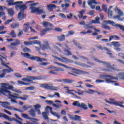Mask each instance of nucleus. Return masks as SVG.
I'll return each instance as SVG.
<instances>
[{
  "label": "nucleus",
  "instance_id": "obj_1",
  "mask_svg": "<svg viewBox=\"0 0 124 124\" xmlns=\"http://www.w3.org/2000/svg\"><path fill=\"white\" fill-rule=\"evenodd\" d=\"M21 55L23 56L24 58H26V59H28L31 61H36L37 62H48V60L46 59L41 58L37 56H31V55L29 53H23V52H21Z\"/></svg>",
  "mask_w": 124,
  "mask_h": 124
},
{
  "label": "nucleus",
  "instance_id": "obj_2",
  "mask_svg": "<svg viewBox=\"0 0 124 124\" xmlns=\"http://www.w3.org/2000/svg\"><path fill=\"white\" fill-rule=\"evenodd\" d=\"M0 93L3 94V95H6V94H8V96H10L11 98H15V99H20V98L19 97H21L19 96L20 95L19 94L14 93V94H12L11 92L9 91L8 89L3 88V87H2L1 90H0Z\"/></svg>",
  "mask_w": 124,
  "mask_h": 124
},
{
  "label": "nucleus",
  "instance_id": "obj_3",
  "mask_svg": "<svg viewBox=\"0 0 124 124\" xmlns=\"http://www.w3.org/2000/svg\"><path fill=\"white\" fill-rule=\"evenodd\" d=\"M37 4L36 3H31L29 5L30 9L31 10V13H37L38 15H40L41 14H45V11H44L43 9H40L39 8H35L34 6L37 5Z\"/></svg>",
  "mask_w": 124,
  "mask_h": 124
},
{
  "label": "nucleus",
  "instance_id": "obj_4",
  "mask_svg": "<svg viewBox=\"0 0 124 124\" xmlns=\"http://www.w3.org/2000/svg\"><path fill=\"white\" fill-rule=\"evenodd\" d=\"M114 11L115 12H117L118 15L114 16H113L114 19H117L120 22L124 21V17L121 18V17H123L124 15V12L122 11V10L117 7L115 8Z\"/></svg>",
  "mask_w": 124,
  "mask_h": 124
},
{
  "label": "nucleus",
  "instance_id": "obj_5",
  "mask_svg": "<svg viewBox=\"0 0 124 124\" xmlns=\"http://www.w3.org/2000/svg\"><path fill=\"white\" fill-rule=\"evenodd\" d=\"M48 69V73L52 74L53 75H58L59 71H64V70L62 68H59L55 66H51L47 68Z\"/></svg>",
  "mask_w": 124,
  "mask_h": 124
},
{
  "label": "nucleus",
  "instance_id": "obj_6",
  "mask_svg": "<svg viewBox=\"0 0 124 124\" xmlns=\"http://www.w3.org/2000/svg\"><path fill=\"white\" fill-rule=\"evenodd\" d=\"M0 118H3V119H5V120H7L9 121V122H16V123H17V124H23V123L22 122L16 120L15 117L10 118V117L8 116L6 114L4 113H1V112H0Z\"/></svg>",
  "mask_w": 124,
  "mask_h": 124
},
{
  "label": "nucleus",
  "instance_id": "obj_7",
  "mask_svg": "<svg viewBox=\"0 0 124 124\" xmlns=\"http://www.w3.org/2000/svg\"><path fill=\"white\" fill-rule=\"evenodd\" d=\"M52 57L53 58H54L55 60H58V61H59L60 62H65L66 63H71L74 62L73 60H71L66 57H63L62 56V55L60 56L61 58H60L57 56H54V55H52Z\"/></svg>",
  "mask_w": 124,
  "mask_h": 124
},
{
  "label": "nucleus",
  "instance_id": "obj_8",
  "mask_svg": "<svg viewBox=\"0 0 124 124\" xmlns=\"http://www.w3.org/2000/svg\"><path fill=\"white\" fill-rule=\"evenodd\" d=\"M110 101H109V104H112L113 105H115V106H119V107H121L122 108H124V106L122 104H124V102H120L119 101H115V99H109Z\"/></svg>",
  "mask_w": 124,
  "mask_h": 124
},
{
  "label": "nucleus",
  "instance_id": "obj_9",
  "mask_svg": "<svg viewBox=\"0 0 124 124\" xmlns=\"http://www.w3.org/2000/svg\"><path fill=\"white\" fill-rule=\"evenodd\" d=\"M73 105L74 106H77V107H79V108H81V109H83V110H88V106L85 103H79L78 101H75L73 103Z\"/></svg>",
  "mask_w": 124,
  "mask_h": 124
},
{
  "label": "nucleus",
  "instance_id": "obj_10",
  "mask_svg": "<svg viewBox=\"0 0 124 124\" xmlns=\"http://www.w3.org/2000/svg\"><path fill=\"white\" fill-rule=\"evenodd\" d=\"M14 43H12L9 46L11 49H13V50H18L17 48V46L18 45H20L21 44V41L19 39H15Z\"/></svg>",
  "mask_w": 124,
  "mask_h": 124
},
{
  "label": "nucleus",
  "instance_id": "obj_11",
  "mask_svg": "<svg viewBox=\"0 0 124 124\" xmlns=\"http://www.w3.org/2000/svg\"><path fill=\"white\" fill-rule=\"evenodd\" d=\"M6 2H7V5L8 6H12V5H16V4H21L24 2L23 1H16L14 2L13 0H6Z\"/></svg>",
  "mask_w": 124,
  "mask_h": 124
},
{
  "label": "nucleus",
  "instance_id": "obj_12",
  "mask_svg": "<svg viewBox=\"0 0 124 124\" xmlns=\"http://www.w3.org/2000/svg\"><path fill=\"white\" fill-rule=\"evenodd\" d=\"M44 44L46 45H41V49L43 51H45V50L49 49L51 50V47H50V45H49V43L48 42V41L45 40L44 42Z\"/></svg>",
  "mask_w": 124,
  "mask_h": 124
},
{
  "label": "nucleus",
  "instance_id": "obj_13",
  "mask_svg": "<svg viewBox=\"0 0 124 124\" xmlns=\"http://www.w3.org/2000/svg\"><path fill=\"white\" fill-rule=\"evenodd\" d=\"M67 91H68L66 92L67 93H70L71 94H72L73 95L75 96V97H77V98H78V99H80L81 97L78 96L77 95H75V94H74V93H71L70 92H74L75 93H78V95H83V92L80 93V92H78L77 91H75V90H70L69 89H68Z\"/></svg>",
  "mask_w": 124,
  "mask_h": 124
},
{
  "label": "nucleus",
  "instance_id": "obj_14",
  "mask_svg": "<svg viewBox=\"0 0 124 124\" xmlns=\"http://www.w3.org/2000/svg\"><path fill=\"white\" fill-rule=\"evenodd\" d=\"M109 24L114 27V28H120L121 31H123L124 28V26L121 24H117L116 23L112 20H109Z\"/></svg>",
  "mask_w": 124,
  "mask_h": 124
},
{
  "label": "nucleus",
  "instance_id": "obj_15",
  "mask_svg": "<svg viewBox=\"0 0 124 124\" xmlns=\"http://www.w3.org/2000/svg\"><path fill=\"white\" fill-rule=\"evenodd\" d=\"M2 88L6 89V90H10V91H13V92H15L17 93H22V91L16 89L14 90V86H13V85H10L9 87L2 86Z\"/></svg>",
  "mask_w": 124,
  "mask_h": 124
},
{
  "label": "nucleus",
  "instance_id": "obj_16",
  "mask_svg": "<svg viewBox=\"0 0 124 124\" xmlns=\"http://www.w3.org/2000/svg\"><path fill=\"white\" fill-rule=\"evenodd\" d=\"M87 3L92 9H94V8H95V5L93 4H97V2L96 0H88Z\"/></svg>",
  "mask_w": 124,
  "mask_h": 124
},
{
  "label": "nucleus",
  "instance_id": "obj_17",
  "mask_svg": "<svg viewBox=\"0 0 124 124\" xmlns=\"http://www.w3.org/2000/svg\"><path fill=\"white\" fill-rule=\"evenodd\" d=\"M42 86L43 88H44V89H46V90H50L51 91H56V89H57V87L51 86H50V84H42Z\"/></svg>",
  "mask_w": 124,
  "mask_h": 124
},
{
  "label": "nucleus",
  "instance_id": "obj_18",
  "mask_svg": "<svg viewBox=\"0 0 124 124\" xmlns=\"http://www.w3.org/2000/svg\"><path fill=\"white\" fill-rule=\"evenodd\" d=\"M17 18L19 21H21L26 18V15L24 14V10H22L18 13Z\"/></svg>",
  "mask_w": 124,
  "mask_h": 124
},
{
  "label": "nucleus",
  "instance_id": "obj_19",
  "mask_svg": "<svg viewBox=\"0 0 124 124\" xmlns=\"http://www.w3.org/2000/svg\"><path fill=\"white\" fill-rule=\"evenodd\" d=\"M62 53L63 54L64 56H71V55H72L71 51L65 48H63V51Z\"/></svg>",
  "mask_w": 124,
  "mask_h": 124
},
{
  "label": "nucleus",
  "instance_id": "obj_20",
  "mask_svg": "<svg viewBox=\"0 0 124 124\" xmlns=\"http://www.w3.org/2000/svg\"><path fill=\"white\" fill-rule=\"evenodd\" d=\"M70 69L71 70L73 71L74 73H75V74H78V75L82 74L84 72L83 71L76 68H70Z\"/></svg>",
  "mask_w": 124,
  "mask_h": 124
},
{
  "label": "nucleus",
  "instance_id": "obj_21",
  "mask_svg": "<svg viewBox=\"0 0 124 124\" xmlns=\"http://www.w3.org/2000/svg\"><path fill=\"white\" fill-rule=\"evenodd\" d=\"M40 108H41V106L40 104H37L34 106V109L36 112H37L38 115L41 114V112L40 111Z\"/></svg>",
  "mask_w": 124,
  "mask_h": 124
},
{
  "label": "nucleus",
  "instance_id": "obj_22",
  "mask_svg": "<svg viewBox=\"0 0 124 124\" xmlns=\"http://www.w3.org/2000/svg\"><path fill=\"white\" fill-rule=\"evenodd\" d=\"M109 77V75H100L99 77L100 79H105L107 83H109V78H107Z\"/></svg>",
  "mask_w": 124,
  "mask_h": 124
},
{
  "label": "nucleus",
  "instance_id": "obj_23",
  "mask_svg": "<svg viewBox=\"0 0 124 124\" xmlns=\"http://www.w3.org/2000/svg\"><path fill=\"white\" fill-rule=\"evenodd\" d=\"M7 68L8 69H4L2 70V72L5 73V74H6V73H10V72H13V71H14L13 69L11 68L9 66H8V67H7Z\"/></svg>",
  "mask_w": 124,
  "mask_h": 124
},
{
  "label": "nucleus",
  "instance_id": "obj_24",
  "mask_svg": "<svg viewBox=\"0 0 124 124\" xmlns=\"http://www.w3.org/2000/svg\"><path fill=\"white\" fill-rule=\"evenodd\" d=\"M52 28H46V29L43 30V31H41L40 32V35H41V36H43V35H45V34H46V32H47V31H52Z\"/></svg>",
  "mask_w": 124,
  "mask_h": 124
},
{
  "label": "nucleus",
  "instance_id": "obj_25",
  "mask_svg": "<svg viewBox=\"0 0 124 124\" xmlns=\"http://www.w3.org/2000/svg\"><path fill=\"white\" fill-rule=\"evenodd\" d=\"M57 38L60 42H62L64 40H65V35L64 34L61 35L60 36H57Z\"/></svg>",
  "mask_w": 124,
  "mask_h": 124
},
{
  "label": "nucleus",
  "instance_id": "obj_26",
  "mask_svg": "<svg viewBox=\"0 0 124 124\" xmlns=\"http://www.w3.org/2000/svg\"><path fill=\"white\" fill-rule=\"evenodd\" d=\"M28 7H27V5L26 4H22V5H16V8H19V9H27Z\"/></svg>",
  "mask_w": 124,
  "mask_h": 124
},
{
  "label": "nucleus",
  "instance_id": "obj_27",
  "mask_svg": "<svg viewBox=\"0 0 124 124\" xmlns=\"http://www.w3.org/2000/svg\"><path fill=\"white\" fill-rule=\"evenodd\" d=\"M109 83H116L117 81L112 80H118V78L114 77L111 76H109Z\"/></svg>",
  "mask_w": 124,
  "mask_h": 124
},
{
  "label": "nucleus",
  "instance_id": "obj_28",
  "mask_svg": "<svg viewBox=\"0 0 124 124\" xmlns=\"http://www.w3.org/2000/svg\"><path fill=\"white\" fill-rule=\"evenodd\" d=\"M44 28H47V27H53V24L48 21H44L42 24Z\"/></svg>",
  "mask_w": 124,
  "mask_h": 124
},
{
  "label": "nucleus",
  "instance_id": "obj_29",
  "mask_svg": "<svg viewBox=\"0 0 124 124\" xmlns=\"http://www.w3.org/2000/svg\"><path fill=\"white\" fill-rule=\"evenodd\" d=\"M57 6L55 4H50L49 5H47V9L49 10L50 11H52L53 10V8H56Z\"/></svg>",
  "mask_w": 124,
  "mask_h": 124
},
{
  "label": "nucleus",
  "instance_id": "obj_30",
  "mask_svg": "<svg viewBox=\"0 0 124 124\" xmlns=\"http://www.w3.org/2000/svg\"><path fill=\"white\" fill-rule=\"evenodd\" d=\"M24 26H26L27 27H24L23 28V31L24 32H28L29 31V30L30 29V23H25L24 24Z\"/></svg>",
  "mask_w": 124,
  "mask_h": 124
},
{
  "label": "nucleus",
  "instance_id": "obj_31",
  "mask_svg": "<svg viewBox=\"0 0 124 124\" xmlns=\"http://www.w3.org/2000/svg\"><path fill=\"white\" fill-rule=\"evenodd\" d=\"M20 24L18 22H15L11 24V28L12 29H17L19 28Z\"/></svg>",
  "mask_w": 124,
  "mask_h": 124
},
{
  "label": "nucleus",
  "instance_id": "obj_32",
  "mask_svg": "<svg viewBox=\"0 0 124 124\" xmlns=\"http://www.w3.org/2000/svg\"><path fill=\"white\" fill-rule=\"evenodd\" d=\"M99 20H100V18L98 16H96L94 20H92V24H100Z\"/></svg>",
  "mask_w": 124,
  "mask_h": 124
},
{
  "label": "nucleus",
  "instance_id": "obj_33",
  "mask_svg": "<svg viewBox=\"0 0 124 124\" xmlns=\"http://www.w3.org/2000/svg\"><path fill=\"white\" fill-rule=\"evenodd\" d=\"M113 39H114V40H116V39L117 40H120V37L117 36L116 35L110 36L109 41H111V40H113Z\"/></svg>",
  "mask_w": 124,
  "mask_h": 124
},
{
  "label": "nucleus",
  "instance_id": "obj_34",
  "mask_svg": "<svg viewBox=\"0 0 124 124\" xmlns=\"http://www.w3.org/2000/svg\"><path fill=\"white\" fill-rule=\"evenodd\" d=\"M48 114H49V112H43L42 116L46 121H48L49 120V117H48Z\"/></svg>",
  "mask_w": 124,
  "mask_h": 124
},
{
  "label": "nucleus",
  "instance_id": "obj_35",
  "mask_svg": "<svg viewBox=\"0 0 124 124\" xmlns=\"http://www.w3.org/2000/svg\"><path fill=\"white\" fill-rule=\"evenodd\" d=\"M111 45H112V46H114V47H116V48L118 47H121V44H120L119 42H112L111 43Z\"/></svg>",
  "mask_w": 124,
  "mask_h": 124
},
{
  "label": "nucleus",
  "instance_id": "obj_36",
  "mask_svg": "<svg viewBox=\"0 0 124 124\" xmlns=\"http://www.w3.org/2000/svg\"><path fill=\"white\" fill-rule=\"evenodd\" d=\"M64 83H66V84H71L72 83H73L74 82V80L72 79H70L69 78L67 79H63L62 80Z\"/></svg>",
  "mask_w": 124,
  "mask_h": 124
},
{
  "label": "nucleus",
  "instance_id": "obj_37",
  "mask_svg": "<svg viewBox=\"0 0 124 124\" xmlns=\"http://www.w3.org/2000/svg\"><path fill=\"white\" fill-rule=\"evenodd\" d=\"M1 105L4 108H8V106L10 105V103L8 102H2Z\"/></svg>",
  "mask_w": 124,
  "mask_h": 124
},
{
  "label": "nucleus",
  "instance_id": "obj_38",
  "mask_svg": "<svg viewBox=\"0 0 124 124\" xmlns=\"http://www.w3.org/2000/svg\"><path fill=\"white\" fill-rule=\"evenodd\" d=\"M31 44H37L39 46L40 48H41V42L39 40H34L32 41H31Z\"/></svg>",
  "mask_w": 124,
  "mask_h": 124
},
{
  "label": "nucleus",
  "instance_id": "obj_39",
  "mask_svg": "<svg viewBox=\"0 0 124 124\" xmlns=\"http://www.w3.org/2000/svg\"><path fill=\"white\" fill-rule=\"evenodd\" d=\"M8 13L10 16H13L14 15V9L12 8L8 9Z\"/></svg>",
  "mask_w": 124,
  "mask_h": 124
},
{
  "label": "nucleus",
  "instance_id": "obj_40",
  "mask_svg": "<svg viewBox=\"0 0 124 124\" xmlns=\"http://www.w3.org/2000/svg\"><path fill=\"white\" fill-rule=\"evenodd\" d=\"M22 117H23V118H24V119H30L31 120H33V121H37V119L36 118H30L29 117V115L26 114L25 113L22 114Z\"/></svg>",
  "mask_w": 124,
  "mask_h": 124
},
{
  "label": "nucleus",
  "instance_id": "obj_41",
  "mask_svg": "<svg viewBox=\"0 0 124 124\" xmlns=\"http://www.w3.org/2000/svg\"><path fill=\"white\" fill-rule=\"evenodd\" d=\"M8 35H11L13 38H16L17 37L16 33H15V31L14 30H12L10 33L8 34Z\"/></svg>",
  "mask_w": 124,
  "mask_h": 124
},
{
  "label": "nucleus",
  "instance_id": "obj_42",
  "mask_svg": "<svg viewBox=\"0 0 124 124\" xmlns=\"http://www.w3.org/2000/svg\"><path fill=\"white\" fill-rule=\"evenodd\" d=\"M86 12V10H81L80 11L78 12L80 15H78V17L79 19H81L83 17V15H84V13Z\"/></svg>",
  "mask_w": 124,
  "mask_h": 124
},
{
  "label": "nucleus",
  "instance_id": "obj_43",
  "mask_svg": "<svg viewBox=\"0 0 124 124\" xmlns=\"http://www.w3.org/2000/svg\"><path fill=\"white\" fill-rule=\"evenodd\" d=\"M29 113L31 117H35L36 115H35V111H34L33 109H31V110L29 111Z\"/></svg>",
  "mask_w": 124,
  "mask_h": 124
},
{
  "label": "nucleus",
  "instance_id": "obj_44",
  "mask_svg": "<svg viewBox=\"0 0 124 124\" xmlns=\"http://www.w3.org/2000/svg\"><path fill=\"white\" fill-rule=\"evenodd\" d=\"M50 113L51 115H53V116H54V117H57L58 119H60L61 118L60 115H59V114L57 112L53 111V110H50Z\"/></svg>",
  "mask_w": 124,
  "mask_h": 124
},
{
  "label": "nucleus",
  "instance_id": "obj_45",
  "mask_svg": "<svg viewBox=\"0 0 124 124\" xmlns=\"http://www.w3.org/2000/svg\"><path fill=\"white\" fill-rule=\"evenodd\" d=\"M76 64H81V66H83L84 68H88V67H90V66L86 65V64H84L81 62H75Z\"/></svg>",
  "mask_w": 124,
  "mask_h": 124
},
{
  "label": "nucleus",
  "instance_id": "obj_46",
  "mask_svg": "<svg viewBox=\"0 0 124 124\" xmlns=\"http://www.w3.org/2000/svg\"><path fill=\"white\" fill-rule=\"evenodd\" d=\"M23 51L24 52V53H31V49L27 47H24L23 49Z\"/></svg>",
  "mask_w": 124,
  "mask_h": 124
},
{
  "label": "nucleus",
  "instance_id": "obj_47",
  "mask_svg": "<svg viewBox=\"0 0 124 124\" xmlns=\"http://www.w3.org/2000/svg\"><path fill=\"white\" fill-rule=\"evenodd\" d=\"M97 48H98V49H99L100 50H102V51L103 50H105L106 51H107V52H109V49L106 47H102L101 46H97Z\"/></svg>",
  "mask_w": 124,
  "mask_h": 124
},
{
  "label": "nucleus",
  "instance_id": "obj_48",
  "mask_svg": "<svg viewBox=\"0 0 124 124\" xmlns=\"http://www.w3.org/2000/svg\"><path fill=\"white\" fill-rule=\"evenodd\" d=\"M74 121H78V122H81L82 119H81V116L78 115H75V118Z\"/></svg>",
  "mask_w": 124,
  "mask_h": 124
},
{
  "label": "nucleus",
  "instance_id": "obj_49",
  "mask_svg": "<svg viewBox=\"0 0 124 124\" xmlns=\"http://www.w3.org/2000/svg\"><path fill=\"white\" fill-rule=\"evenodd\" d=\"M73 43H74L75 45H76L77 47H78L79 49H81L82 48V46H81V44H80V43H77L75 41H73Z\"/></svg>",
  "mask_w": 124,
  "mask_h": 124
},
{
  "label": "nucleus",
  "instance_id": "obj_50",
  "mask_svg": "<svg viewBox=\"0 0 124 124\" xmlns=\"http://www.w3.org/2000/svg\"><path fill=\"white\" fill-rule=\"evenodd\" d=\"M55 95H56V96H57V97H61V96L60 95V93H55V94L52 95L51 94H48L49 97H51V98L54 97V96Z\"/></svg>",
  "mask_w": 124,
  "mask_h": 124
},
{
  "label": "nucleus",
  "instance_id": "obj_51",
  "mask_svg": "<svg viewBox=\"0 0 124 124\" xmlns=\"http://www.w3.org/2000/svg\"><path fill=\"white\" fill-rule=\"evenodd\" d=\"M23 97H18V98H20V99H22V100H27L28 98H29V95L27 94H24L23 95Z\"/></svg>",
  "mask_w": 124,
  "mask_h": 124
},
{
  "label": "nucleus",
  "instance_id": "obj_52",
  "mask_svg": "<svg viewBox=\"0 0 124 124\" xmlns=\"http://www.w3.org/2000/svg\"><path fill=\"white\" fill-rule=\"evenodd\" d=\"M17 83H18V84L19 85H24L25 86H28V85H31V84L30 83H27L21 80H18Z\"/></svg>",
  "mask_w": 124,
  "mask_h": 124
},
{
  "label": "nucleus",
  "instance_id": "obj_53",
  "mask_svg": "<svg viewBox=\"0 0 124 124\" xmlns=\"http://www.w3.org/2000/svg\"><path fill=\"white\" fill-rule=\"evenodd\" d=\"M94 60L95 61V62H99L100 63H103L104 64H107V62H106L104 61H101L99 60V59L95 58V59H94Z\"/></svg>",
  "mask_w": 124,
  "mask_h": 124
},
{
  "label": "nucleus",
  "instance_id": "obj_54",
  "mask_svg": "<svg viewBox=\"0 0 124 124\" xmlns=\"http://www.w3.org/2000/svg\"><path fill=\"white\" fill-rule=\"evenodd\" d=\"M102 9L105 13H107L108 10H107V5L106 4H103L102 5Z\"/></svg>",
  "mask_w": 124,
  "mask_h": 124
},
{
  "label": "nucleus",
  "instance_id": "obj_55",
  "mask_svg": "<svg viewBox=\"0 0 124 124\" xmlns=\"http://www.w3.org/2000/svg\"><path fill=\"white\" fill-rule=\"evenodd\" d=\"M94 27L93 26H90V24H85L84 27V29H94Z\"/></svg>",
  "mask_w": 124,
  "mask_h": 124
},
{
  "label": "nucleus",
  "instance_id": "obj_56",
  "mask_svg": "<svg viewBox=\"0 0 124 124\" xmlns=\"http://www.w3.org/2000/svg\"><path fill=\"white\" fill-rule=\"evenodd\" d=\"M109 69H111V70H114V71H120V70H118V69L116 68V67L111 66V65L110 64L109 65Z\"/></svg>",
  "mask_w": 124,
  "mask_h": 124
},
{
  "label": "nucleus",
  "instance_id": "obj_57",
  "mask_svg": "<svg viewBox=\"0 0 124 124\" xmlns=\"http://www.w3.org/2000/svg\"><path fill=\"white\" fill-rule=\"evenodd\" d=\"M29 78L31 80H39L40 79V77H33V76H30Z\"/></svg>",
  "mask_w": 124,
  "mask_h": 124
},
{
  "label": "nucleus",
  "instance_id": "obj_58",
  "mask_svg": "<svg viewBox=\"0 0 124 124\" xmlns=\"http://www.w3.org/2000/svg\"><path fill=\"white\" fill-rule=\"evenodd\" d=\"M48 64H50V63L48 62H42L40 63V65L42 66H46V65H48Z\"/></svg>",
  "mask_w": 124,
  "mask_h": 124
},
{
  "label": "nucleus",
  "instance_id": "obj_59",
  "mask_svg": "<svg viewBox=\"0 0 124 124\" xmlns=\"http://www.w3.org/2000/svg\"><path fill=\"white\" fill-rule=\"evenodd\" d=\"M14 18H12V19H9V20H7V21H6L5 22V25H8V24L11 23V22H12L13 21H14Z\"/></svg>",
  "mask_w": 124,
  "mask_h": 124
},
{
  "label": "nucleus",
  "instance_id": "obj_60",
  "mask_svg": "<svg viewBox=\"0 0 124 124\" xmlns=\"http://www.w3.org/2000/svg\"><path fill=\"white\" fill-rule=\"evenodd\" d=\"M2 86L0 88V90H1V88L2 87H9L11 85H9V83H1Z\"/></svg>",
  "mask_w": 124,
  "mask_h": 124
},
{
  "label": "nucleus",
  "instance_id": "obj_61",
  "mask_svg": "<svg viewBox=\"0 0 124 124\" xmlns=\"http://www.w3.org/2000/svg\"><path fill=\"white\" fill-rule=\"evenodd\" d=\"M64 6L66 8H67V7H69V6H70V5L68 3H66L65 4H62L61 5L62 7L63 8L64 7Z\"/></svg>",
  "mask_w": 124,
  "mask_h": 124
},
{
  "label": "nucleus",
  "instance_id": "obj_62",
  "mask_svg": "<svg viewBox=\"0 0 124 124\" xmlns=\"http://www.w3.org/2000/svg\"><path fill=\"white\" fill-rule=\"evenodd\" d=\"M93 32L91 30H88L87 31H82L80 33L82 34H87V33H92Z\"/></svg>",
  "mask_w": 124,
  "mask_h": 124
},
{
  "label": "nucleus",
  "instance_id": "obj_63",
  "mask_svg": "<svg viewBox=\"0 0 124 124\" xmlns=\"http://www.w3.org/2000/svg\"><path fill=\"white\" fill-rule=\"evenodd\" d=\"M24 45H26L27 46H29L30 45H32L31 41H30V42L25 41L24 42Z\"/></svg>",
  "mask_w": 124,
  "mask_h": 124
},
{
  "label": "nucleus",
  "instance_id": "obj_64",
  "mask_svg": "<svg viewBox=\"0 0 124 124\" xmlns=\"http://www.w3.org/2000/svg\"><path fill=\"white\" fill-rule=\"evenodd\" d=\"M54 31H58L59 32H62V29L60 28H56L54 29Z\"/></svg>",
  "mask_w": 124,
  "mask_h": 124
}]
</instances>
